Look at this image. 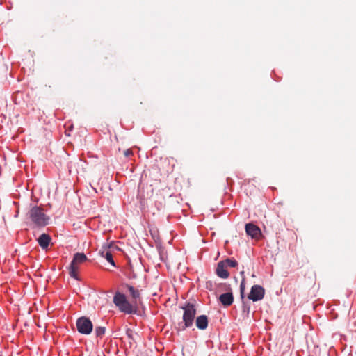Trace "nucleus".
Wrapping results in <instances>:
<instances>
[{"mask_svg":"<svg viewBox=\"0 0 356 356\" xmlns=\"http://www.w3.org/2000/svg\"><path fill=\"white\" fill-rule=\"evenodd\" d=\"M27 216L35 227H42L49 224V217L44 213V209L40 207L34 206L31 207Z\"/></svg>","mask_w":356,"mask_h":356,"instance_id":"obj_1","label":"nucleus"},{"mask_svg":"<svg viewBox=\"0 0 356 356\" xmlns=\"http://www.w3.org/2000/svg\"><path fill=\"white\" fill-rule=\"evenodd\" d=\"M113 302L120 312L125 314H135L138 309L136 301L129 302L125 295L120 292L115 293Z\"/></svg>","mask_w":356,"mask_h":356,"instance_id":"obj_2","label":"nucleus"},{"mask_svg":"<svg viewBox=\"0 0 356 356\" xmlns=\"http://www.w3.org/2000/svg\"><path fill=\"white\" fill-rule=\"evenodd\" d=\"M184 310L183 322L178 324V329L179 330H184L188 327L192 326L196 314V308L195 304L186 303L182 307Z\"/></svg>","mask_w":356,"mask_h":356,"instance_id":"obj_3","label":"nucleus"},{"mask_svg":"<svg viewBox=\"0 0 356 356\" xmlns=\"http://www.w3.org/2000/svg\"><path fill=\"white\" fill-rule=\"evenodd\" d=\"M88 260L86 255L83 253L77 252L74 254L73 259L68 268L70 275L78 280V271L81 264Z\"/></svg>","mask_w":356,"mask_h":356,"instance_id":"obj_4","label":"nucleus"},{"mask_svg":"<svg viewBox=\"0 0 356 356\" xmlns=\"http://www.w3.org/2000/svg\"><path fill=\"white\" fill-rule=\"evenodd\" d=\"M77 330L83 334H89L91 333L93 325L91 321L85 316L81 317L76 321Z\"/></svg>","mask_w":356,"mask_h":356,"instance_id":"obj_5","label":"nucleus"},{"mask_svg":"<svg viewBox=\"0 0 356 356\" xmlns=\"http://www.w3.org/2000/svg\"><path fill=\"white\" fill-rule=\"evenodd\" d=\"M264 294L265 289L261 286L255 284L252 286L248 298V299L256 302L262 300L264 297Z\"/></svg>","mask_w":356,"mask_h":356,"instance_id":"obj_6","label":"nucleus"},{"mask_svg":"<svg viewBox=\"0 0 356 356\" xmlns=\"http://www.w3.org/2000/svg\"><path fill=\"white\" fill-rule=\"evenodd\" d=\"M245 232L248 236L256 240L259 239L261 236V232L259 227L251 222L245 225Z\"/></svg>","mask_w":356,"mask_h":356,"instance_id":"obj_7","label":"nucleus"},{"mask_svg":"<svg viewBox=\"0 0 356 356\" xmlns=\"http://www.w3.org/2000/svg\"><path fill=\"white\" fill-rule=\"evenodd\" d=\"M219 300L222 303L224 307L230 306L234 301V297L232 293L227 292L223 294H221L219 296Z\"/></svg>","mask_w":356,"mask_h":356,"instance_id":"obj_8","label":"nucleus"},{"mask_svg":"<svg viewBox=\"0 0 356 356\" xmlns=\"http://www.w3.org/2000/svg\"><path fill=\"white\" fill-rule=\"evenodd\" d=\"M226 266L223 263L222 261H220L218 265L216 270V274L218 277L226 279L229 277V274L227 270Z\"/></svg>","mask_w":356,"mask_h":356,"instance_id":"obj_9","label":"nucleus"},{"mask_svg":"<svg viewBox=\"0 0 356 356\" xmlns=\"http://www.w3.org/2000/svg\"><path fill=\"white\" fill-rule=\"evenodd\" d=\"M109 247L110 245H103L102 250L99 251V254L103 258H105L112 266H114L115 262L112 253L108 250H107Z\"/></svg>","mask_w":356,"mask_h":356,"instance_id":"obj_10","label":"nucleus"},{"mask_svg":"<svg viewBox=\"0 0 356 356\" xmlns=\"http://www.w3.org/2000/svg\"><path fill=\"white\" fill-rule=\"evenodd\" d=\"M196 326L200 330H205L208 326V318L206 315L199 316L195 321Z\"/></svg>","mask_w":356,"mask_h":356,"instance_id":"obj_11","label":"nucleus"},{"mask_svg":"<svg viewBox=\"0 0 356 356\" xmlns=\"http://www.w3.org/2000/svg\"><path fill=\"white\" fill-rule=\"evenodd\" d=\"M50 241H51V237L49 235H48L47 234H41L40 236V237L38 238V242L40 246L43 250H45L48 248Z\"/></svg>","mask_w":356,"mask_h":356,"instance_id":"obj_12","label":"nucleus"},{"mask_svg":"<svg viewBox=\"0 0 356 356\" xmlns=\"http://www.w3.org/2000/svg\"><path fill=\"white\" fill-rule=\"evenodd\" d=\"M127 287L130 293V295L131 296L132 300L131 301H136V307H138V302H140V291L134 288V286L130 285H127Z\"/></svg>","mask_w":356,"mask_h":356,"instance_id":"obj_13","label":"nucleus"},{"mask_svg":"<svg viewBox=\"0 0 356 356\" xmlns=\"http://www.w3.org/2000/svg\"><path fill=\"white\" fill-rule=\"evenodd\" d=\"M226 267L235 268L238 265V262L234 259H227L222 261Z\"/></svg>","mask_w":356,"mask_h":356,"instance_id":"obj_14","label":"nucleus"},{"mask_svg":"<svg viewBox=\"0 0 356 356\" xmlns=\"http://www.w3.org/2000/svg\"><path fill=\"white\" fill-rule=\"evenodd\" d=\"M106 328L103 326H99L95 328V334L97 337L102 338L105 334Z\"/></svg>","mask_w":356,"mask_h":356,"instance_id":"obj_15","label":"nucleus"},{"mask_svg":"<svg viewBox=\"0 0 356 356\" xmlns=\"http://www.w3.org/2000/svg\"><path fill=\"white\" fill-rule=\"evenodd\" d=\"M245 289V280L243 279V280H242L241 284H240V295H241V298L242 299L244 298Z\"/></svg>","mask_w":356,"mask_h":356,"instance_id":"obj_16","label":"nucleus"},{"mask_svg":"<svg viewBox=\"0 0 356 356\" xmlns=\"http://www.w3.org/2000/svg\"><path fill=\"white\" fill-rule=\"evenodd\" d=\"M124 155L126 157H129L133 155V151L131 149H127L124 151Z\"/></svg>","mask_w":356,"mask_h":356,"instance_id":"obj_17","label":"nucleus"}]
</instances>
